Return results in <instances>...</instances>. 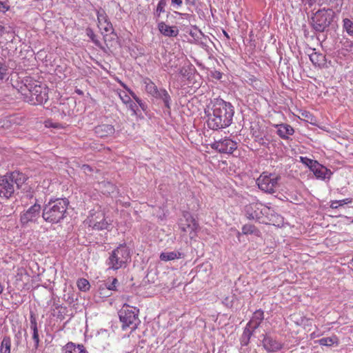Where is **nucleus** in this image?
Returning <instances> with one entry per match:
<instances>
[{
    "mask_svg": "<svg viewBox=\"0 0 353 353\" xmlns=\"http://www.w3.org/2000/svg\"><path fill=\"white\" fill-rule=\"evenodd\" d=\"M260 324V323L257 322L256 321H254V322L252 323V325L248 326L247 325L245 327H249L250 330L253 332L254 330L259 327Z\"/></svg>",
    "mask_w": 353,
    "mask_h": 353,
    "instance_id": "nucleus-50",
    "label": "nucleus"
},
{
    "mask_svg": "<svg viewBox=\"0 0 353 353\" xmlns=\"http://www.w3.org/2000/svg\"><path fill=\"white\" fill-rule=\"evenodd\" d=\"M272 176V174H270L268 176L261 175L257 179L258 186L261 190L270 194H273L276 192L275 190H273L270 185L271 176Z\"/></svg>",
    "mask_w": 353,
    "mask_h": 353,
    "instance_id": "nucleus-18",
    "label": "nucleus"
},
{
    "mask_svg": "<svg viewBox=\"0 0 353 353\" xmlns=\"http://www.w3.org/2000/svg\"><path fill=\"white\" fill-rule=\"evenodd\" d=\"M280 179H281L280 176H274L273 174V176H271L270 185H271V188L273 189V190H275L274 188L278 185V182Z\"/></svg>",
    "mask_w": 353,
    "mask_h": 353,
    "instance_id": "nucleus-42",
    "label": "nucleus"
},
{
    "mask_svg": "<svg viewBox=\"0 0 353 353\" xmlns=\"http://www.w3.org/2000/svg\"><path fill=\"white\" fill-rule=\"evenodd\" d=\"M41 209V205L38 203H34L30 207L21 215L20 221L21 224L26 225L29 222H36L40 216Z\"/></svg>",
    "mask_w": 353,
    "mask_h": 353,
    "instance_id": "nucleus-10",
    "label": "nucleus"
},
{
    "mask_svg": "<svg viewBox=\"0 0 353 353\" xmlns=\"http://www.w3.org/2000/svg\"><path fill=\"white\" fill-rule=\"evenodd\" d=\"M23 86H21V93L24 101L32 104H43L48 100L49 89L48 86L31 77L23 79Z\"/></svg>",
    "mask_w": 353,
    "mask_h": 353,
    "instance_id": "nucleus-2",
    "label": "nucleus"
},
{
    "mask_svg": "<svg viewBox=\"0 0 353 353\" xmlns=\"http://www.w3.org/2000/svg\"><path fill=\"white\" fill-rule=\"evenodd\" d=\"M311 171H312L317 179L322 180L326 178L329 179L332 174L330 170L320 164L319 162L316 165L313 166Z\"/></svg>",
    "mask_w": 353,
    "mask_h": 353,
    "instance_id": "nucleus-19",
    "label": "nucleus"
},
{
    "mask_svg": "<svg viewBox=\"0 0 353 353\" xmlns=\"http://www.w3.org/2000/svg\"><path fill=\"white\" fill-rule=\"evenodd\" d=\"M334 14L332 9H320L312 12L311 17L309 18V24L316 32L327 31L333 21Z\"/></svg>",
    "mask_w": 353,
    "mask_h": 353,
    "instance_id": "nucleus-5",
    "label": "nucleus"
},
{
    "mask_svg": "<svg viewBox=\"0 0 353 353\" xmlns=\"http://www.w3.org/2000/svg\"><path fill=\"white\" fill-rule=\"evenodd\" d=\"M130 259V254L129 248L125 243L121 244L112 252L108 259V264L110 268L116 270L127 263Z\"/></svg>",
    "mask_w": 353,
    "mask_h": 353,
    "instance_id": "nucleus-7",
    "label": "nucleus"
},
{
    "mask_svg": "<svg viewBox=\"0 0 353 353\" xmlns=\"http://www.w3.org/2000/svg\"><path fill=\"white\" fill-rule=\"evenodd\" d=\"M210 145L212 149L218 151L219 153L232 154L237 148V143L228 138L215 141Z\"/></svg>",
    "mask_w": 353,
    "mask_h": 353,
    "instance_id": "nucleus-9",
    "label": "nucleus"
},
{
    "mask_svg": "<svg viewBox=\"0 0 353 353\" xmlns=\"http://www.w3.org/2000/svg\"><path fill=\"white\" fill-rule=\"evenodd\" d=\"M249 81H250V84L252 85V87L258 90L261 91L263 90V88L261 86V81L255 78L254 77H252L249 79Z\"/></svg>",
    "mask_w": 353,
    "mask_h": 353,
    "instance_id": "nucleus-37",
    "label": "nucleus"
},
{
    "mask_svg": "<svg viewBox=\"0 0 353 353\" xmlns=\"http://www.w3.org/2000/svg\"><path fill=\"white\" fill-rule=\"evenodd\" d=\"M10 9V6L6 3L0 1V12L5 13Z\"/></svg>",
    "mask_w": 353,
    "mask_h": 353,
    "instance_id": "nucleus-47",
    "label": "nucleus"
},
{
    "mask_svg": "<svg viewBox=\"0 0 353 353\" xmlns=\"http://www.w3.org/2000/svg\"><path fill=\"white\" fill-rule=\"evenodd\" d=\"M265 208L261 203H252L245 207V215L249 219L259 220L264 214Z\"/></svg>",
    "mask_w": 353,
    "mask_h": 353,
    "instance_id": "nucleus-11",
    "label": "nucleus"
},
{
    "mask_svg": "<svg viewBox=\"0 0 353 353\" xmlns=\"http://www.w3.org/2000/svg\"><path fill=\"white\" fill-rule=\"evenodd\" d=\"M312 63L318 66L323 65L325 63V56L319 52H313L310 55Z\"/></svg>",
    "mask_w": 353,
    "mask_h": 353,
    "instance_id": "nucleus-23",
    "label": "nucleus"
},
{
    "mask_svg": "<svg viewBox=\"0 0 353 353\" xmlns=\"http://www.w3.org/2000/svg\"><path fill=\"white\" fill-rule=\"evenodd\" d=\"M352 199L351 198H347V199H345L337 201L338 204L340 206H342V205H343L345 204L350 203H352Z\"/></svg>",
    "mask_w": 353,
    "mask_h": 353,
    "instance_id": "nucleus-49",
    "label": "nucleus"
},
{
    "mask_svg": "<svg viewBox=\"0 0 353 353\" xmlns=\"http://www.w3.org/2000/svg\"><path fill=\"white\" fill-rule=\"evenodd\" d=\"M127 105H128V108H130V110L132 111L134 115H139V110L138 108V105L136 103L133 102L131 100L130 102H129Z\"/></svg>",
    "mask_w": 353,
    "mask_h": 353,
    "instance_id": "nucleus-38",
    "label": "nucleus"
},
{
    "mask_svg": "<svg viewBox=\"0 0 353 353\" xmlns=\"http://www.w3.org/2000/svg\"><path fill=\"white\" fill-rule=\"evenodd\" d=\"M205 112L208 117V128L213 130H219L232 124L234 109L230 102L222 99H214L212 102V107Z\"/></svg>",
    "mask_w": 353,
    "mask_h": 353,
    "instance_id": "nucleus-1",
    "label": "nucleus"
},
{
    "mask_svg": "<svg viewBox=\"0 0 353 353\" xmlns=\"http://www.w3.org/2000/svg\"><path fill=\"white\" fill-rule=\"evenodd\" d=\"M319 343L321 345L324 346H332L334 343H338V339L336 336H330V337H323L320 339L318 341Z\"/></svg>",
    "mask_w": 353,
    "mask_h": 353,
    "instance_id": "nucleus-27",
    "label": "nucleus"
},
{
    "mask_svg": "<svg viewBox=\"0 0 353 353\" xmlns=\"http://www.w3.org/2000/svg\"><path fill=\"white\" fill-rule=\"evenodd\" d=\"M134 100L137 103L138 107L139 106L143 111L145 112L148 108V106L145 104V103L143 102L142 100L139 97H137Z\"/></svg>",
    "mask_w": 353,
    "mask_h": 353,
    "instance_id": "nucleus-46",
    "label": "nucleus"
},
{
    "mask_svg": "<svg viewBox=\"0 0 353 353\" xmlns=\"http://www.w3.org/2000/svg\"><path fill=\"white\" fill-rule=\"evenodd\" d=\"M139 310L135 307H131L130 305L125 304L119 312V316L121 322V327L123 330L129 327L132 331L137 328L140 323L139 319Z\"/></svg>",
    "mask_w": 353,
    "mask_h": 353,
    "instance_id": "nucleus-6",
    "label": "nucleus"
},
{
    "mask_svg": "<svg viewBox=\"0 0 353 353\" xmlns=\"http://www.w3.org/2000/svg\"><path fill=\"white\" fill-rule=\"evenodd\" d=\"M340 205H339L337 201H332L331 202L330 208L332 209H337Z\"/></svg>",
    "mask_w": 353,
    "mask_h": 353,
    "instance_id": "nucleus-53",
    "label": "nucleus"
},
{
    "mask_svg": "<svg viewBox=\"0 0 353 353\" xmlns=\"http://www.w3.org/2000/svg\"><path fill=\"white\" fill-rule=\"evenodd\" d=\"M176 14H181L179 12H175Z\"/></svg>",
    "mask_w": 353,
    "mask_h": 353,
    "instance_id": "nucleus-61",
    "label": "nucleus"
},
{
    "mask_svg": "<svg viewBox=\"0 0 353 353\" xmlns=\"http://www.w3.org/2000/svg\"><path fill=\"white\" fill-rule=\"evenodd\" d=\"M69 201L68 199H50L42 209L43 220L51 224L61 222L68 214Z\"/></svg>",
    "mask_w": 353,
    "mask_h": 353,
    "instance_id": "nucleus-3",
    "label": "nucleus"
},
{
    "mask_svg": "<svg viewBox=\"0 0 353 353\" xmlns=\"http://www.w3.org/2000/svg\"><path fill=\"white\" fill-rule=\"evenodd\" d=\"M30 320V328L32 329V330L37 331L38 328H37V319L34 314H31Z\"/></svg>",
    "mask_w": 353,
    "mask_h": 353,
    "instance_id": "nucleus-41",
    "label": "nucleus"
},
{
    "mask_svg": "<svg viewBox=\"0 0 353 353\" xmlns=\"http://www.w3.org/2000/svg\"><path fill=\"white\" fill-rule=\"evenodd\" d=\"M28 177L19 171H13L0 176V198L9 199L16 190L21 188Z\"/></svg>",
    "mask_w": 353,
    "mask_h": 353,
    "instance_id": "nucleus-4",
    "label": "nucleus"
},
{
    "mask_svg": "<svg viewBox=\"0 0 353 353\" xmlns=\"http://www.w3.org/2000/svg\"><path fill=\"white\" fill-rule=\"evenodd\" d=\"M250 132L254 141L258 142L259 145L264 146L268 145V142L265 141V135L264 134L263 130H261L258 123L252 124Z\"/></svg>",
    "mask_w": 353,
    "mask_h": 353,
    "instance_id": "nucleus-15",
    "label": "nucleus"
},
{
    "mask_svg": "<svg viewBox=\"0 0 353 353\" xmlns=\"http://www.w3.org/2000/svg\"><path fill=\"white\" fill-rule=\"evenodd\" d=\"M144 83L145 84V91L151 97H153L159 90V88H158L157 86L150 79H145Z\"/></svg>",
    "mask_w": 353,
    "mask_h": 353,
    "instance_id": "nucleus-25",
    "label": "nucleus"
},
{
    "mask_svg": "<svg viewBox=\"0 0 353 353\" xmlns=\"http://www.w3.org/2000/svg\"><path fill=\"white\" fill-rule=\"evenodd\" d=\"M4 286L0 283V294L3 292Z\"/></svg>",
    "mask_w": 353,
    "mask_h": 353,
    "instance_id": "nucleus-57",
    "label": "nucleus"
},
{
    "mask_svg": "<svg viewBox=\"0 0 353 353\" xmlns=\"http://www.w3.org/2000/svg\"><path fill=\"white\" fill-rule=\"evenodd\" d=\"M242 233L243 234H254L256 236L261 235L259 230L254 225L245 224L242 227Z\"/></svg>",
    "mask_w": 353,
    "mask_h": 353,
    "instance_id": "nucleus-24",
    "label": "nucleus"
},
{
    "mask_svg": "<svg viewBox=\"0 0 353 353\" xmlns=\"http://www.w3.org/2000/svg\"><path fill=\"white\" fill-rule=\"evenodd\" d=\"M128 91H129L130 94L132 96V97L134 99H137V98L138 97L136 95V94H135L133 91H132V90H129Z\"/></svg>",
    "mask_w": 353,
    "mask_h": 353,
    "instance_id": "nucleus-55",
    "label": "nucleus"
},
{
    "mask_svg": "<svg viewBox=\"0 0 353 353\" xmlns=\"http://www.w3.org/2000/svg\"><path fill=\"white\" fill-rule=\"evenodd\" d=\"M278 128L277 134L283 139H288V135H292L294 130L293 128L288 124H279L276 125Z\"/></svg>",
    "mask_w": 353,
    "mask_h": 353,
    "instance_id": "nucleus-20",
    "label": "nucleus"
},
{
    "mask_svg": "<svg viewBox=\"0 0 353 353\" xmlns=\"http://www.w3.org/2000/svg\"><path fill=\"white\" fill-rule=\"evenodd\" d=\"M55 308L59 309V307H61V306L59 304H54Z\"/></svg>",
    "mask_w": 353,
    "mask_h": 353,
    "instance_id": "nucleus-58",
    "label": "nucleus"
},
{
    "mask_svg": "<svg viewBox=\"0 0 353 353\" xmlns=\"http://www.w3.org/2000/svg\"><path fill=\"white\" fill-rule=\"evenodd\" d=\"M171 3H172V5L176 6L177 7H180L182 5L183 1H182V0H171Z\"/></svg>",
    "mask_w": 353,
    "mask_h": 353,
    "instance_id": "nucleus-52",
    "label": "nucleus"
},
{
    "mask_svg": "<svg viewBox=\"0 0 353 353\" xmlns=\"http://www.w3.org/2000/svg\"><path fill=\"white\" fill-rule=\"evenodd\" d=\"M152 97L157 101L162 102L163 103L165 108L164 112L170 116L172 98L168 92L165 88H159L158 92H157Z\"/></svg>",
    "mask_w": 353,
    "mask_h": 353,
    "instance_id": "nucleus-13",
    "label": "nucleus"
},
{
    "mask_svg": "<svg viewBox=\"0 0 353 353\" xmlns=\"http://www.w3.org/2000/svg\"><path fill=\"white\" fill-rule=\"evenodd\" d=\"M263 311L261 310H256L254 314L251 319V320L248 323V326L252 325V323L256 321L257 322L261 323L262 321L264 319L263 316Z\"/></svg>",
    "mask_w": 353,
    "mask_h": 353,
    "instance_id": "nucleus-29",
    "label": "nucleus"
},
{
    "mask_svg": "<svg viewBox=\"0 0 353 353\" xmlns=\"http://www.w3.org/2000/svg\"><path fill=\"white\" fill-rule=\"evenodd\" d=\"M211 77L216 80H220L222 78V73L217 70L212 71Z\"/></svg>",
    "mask_w": 353,
    "mask_h": 353,
    "instance_id": "nucleus-48",
    "label": "nucleus"
},
{
    "mask_svg": "<svg viewBox=\"0 0 353 353\" xmlns=\"http://www.w3.org/2000/svg\"><path fill=\"white\" fill-rule=\"evenodd\" d=\"M104 23H105V26L103 28L105 32L112 30L111 34H113L117 37V34L113 29L112 24L111 23V22L109 20H108L107 22H104Z\"/></svg>",
    "mask_w": 353,
    "mask_h": 353,
    "instance_id": "nucleus-43",
    "label": "nucleus"
},
{
    "mask_svg": "<svg viewBox=\"0 0 353 353\" xmlns=\"http://www.w3.org/2000/svg\"><path fill=\"white\" fill-rule=\"evenodd\" d=\"M119 97L123 101V103L126 105L131 101L130 97L125 92H123V93L119 94Z\"/></svg>",
    "mask_w": 353,
    "mask_h": 353,
    "instance_id": "nucleus-44",
    "label": "nucleus"
},
{
    "mask_svg": "<svg viewBox=\"0 0 353 353\" xmlns=\"http://www.w3.org/2000/svg\"><path fill=\"white\" fill-rule=\"evenodd\" d=\"M10 347H11V340L9 336L3 337L0 352L1 353H10Z\"/></svg>",
    "mask_w": 353,
    "mask_h": 353,
    "instance_id": "nucleus-28",
    "label": "nucleus"
},
{
    "mask_svg": "<svg viewBox=\"0 0 353 353\" xmlns=\"http://www.w3.org/2000/svg\"><path fill=\"white\" fill-rule=\"evenodd\" d=\"M33 332V334H32V339L34 341V347L35 349L37 350L39 347V333H38V330L37 331H32Z\"/></svg>",
    "mask_w": 353,
    "mask_h": 353,
    "instance_id": "nucleus-45",
    "label": "nucleus"
},
{
    "mask_svg": "<svg viewBox=\"0 0 353 353\" xmlns=\"http://www.w3.org/2000/svg\"><path fill=\"white\" fill-rule=\"evenodd\" d=\"M162 12H159L156 9L154 12V14L156 17L159 18Z\"/></svg>",
    "mask_w": 353,
    "mask_h": 353,
    "instance_id": "nucleus-56",
    "label": "nucleus"
},
{
    "mask_svg": "<svg viewBox=\"0 0 353 353\" xmlns=\"http://www.w3.org/2000/svg\"><path fill=\"white\" fill-rule=\"evenodd\" d=\"M264 349L268 352H276L282 348V345L271 336L263 335L262 341Z\"/></svg>",
    "mask_w": 353,
    "mask_h": 353,
    "instance_id": "nucleus-14",
    "label": "nucleus"
},
{
    "mask_svg": "<svg viewBox=\"0 0 353 353\" xmlns=\"http://www.w3.org/2000/svg\"><path fill=\"white\" fill-rule=\"evenodd\" d=\"M76 92L79 94H81L83 93V92L80 90H77Z\"/></svg>",
    "mask_w": 353,
    "mask_h": 353,
    "instance_id": "nucleus-59",
    "label": "nucleus"
},
{
    "mask_svg": "<svg viewBox=\"0 0 353 353\" xmlns=\"http://www.w3.org/2000/svg\"><path fill=\"white\" fill-rule=\"evenodd\" d=\"M108 226L109 223L105 221V219H103L100 221L95 222L93 224L92 228L94 230H102L104 229H108Z\"/></svg>",
    "mask_w": 353,
    "mask_h": 353,
    "instance_id": "nucleus-36",
    "label": "nucleus"
},
{
    "mask_svg": "<svg viewBox=\"0 0 353 353\" xmlns=\"http://www.w3.org/2000/svg\"><path fill=\"white\" fill-rule=\"evenodd\" d=\"M97 19H98L99 23L101 25L102 24V21L107 22V21L108 20V17L105 14L104 10L97 12Z\"/></svg>",
    "mask_w": 353,
    "mask_h": 353,
    "instance_id": "nucleus-39",
    "label": "nucleus"
},
{
    "mask_svg": "<svg viewBox=\"0 0 353 353\" xmlns=\"http://www.w3.org/2000/svg\"><path fill=\"white\" fill-rule=\"evenodd\" d=\"M158 29L161 34L168 37H175L179 32L176 26H170L163 21L158 23Z\"/></svg>",
    "mask_w": 353,
    "mask_h": 353,
    "instance_id": "nucleus-16",
    "label": "nucleus"
},
{
    "mask_svg": "<svg viewBox=\"0 0 353 353\" xmlns=\"http://www.w3.org/2000/svg\"><path fill=\"white\" fill-rule=\"evenodd\" d=\"M3 58L0 57V79H3L8 74V66L5 64Z\"/></svg>",
    "mask_w": 353,
    "mask_h": 353,
    "instance_id": "nucleus-35",
    "label": "nucleus"
},
{
    "mask_svg": "<svg viewBox=\"0 0 353 353\" xmlns=\"http://www.w3.org/2000/svg\"><path fill=\"white\" fill-rule=\"evenodd\" d=\"M77 286H78V288L81 291H83V292H86L90 288V285L89 281L87 279H83V278L82 279H79L77 281Z\"/></svg>",
    "mask_w": 353,
    "mask_h": 353,
    "instance_id": "nucleus-33",
    "label": "nucleus"
},
{
    "mask_svg": "<svg viewBox=\"0 0 353 353\" xmlns=\"http://www.w3.org/2000/svg\"><path fill=\"white\" fill-rule=\"evenodd\" d=\"M167 5V2H166V0H160L157 4V10L159 12H165V8Z\"/></svg>",
    "mask_w": 353,
    "mask_h": 353,
    "instance_id": "nucleus-40",
    "label": "nucleus"
},
{
    "mask_svg": "<svg viewBox=\"0 0 353 353\" xmlns=\"http://www.w3.org/2000/svg\"><path fill=\"white\" fill-rule=\"evenodd\" d=\"M82 169L83 170V172L86 174L89 172H92V168L89 165L86 164L82 165Z\"/></svg>",
    "mask_w": 353,
    "mask_h": 353,
    "instance_id": "nucleus-51",
    "label": "nucleus"
},
{
    "mask_svg": "<svg viewBox=\"0 0 353 353\" xmlns=\"http://www.w3.org/2000/svg\"><path fill=\"white\" fill-rule=\"evenodd\" d=\"M252 335V331L249 327H245L241 337V344L242 346H246L249 344Z\"/></svg>",
    "mask_w": 353,
    "mask_h": 353,
    "instance_id": "nucleus-26",
    "label": "nucleus"
},
{
    "mask_svg": "<svg viewBox=\"0 0 353 353\" xmlns=\"http://www.w3.org/2000/svg\"><path fill=\"white\" fill-rule=\"evenodd\" d=\"M170 14V12H168V14H167V17H168Z\"/></svg>",
    "mask_w": 353,
    "mask_h": 353,
    "instance_id": "nucleus-60",
    "label": "nucleus"
},
{
    "mask_svg": "<svg viewBox=\"0 0 353 353\" xmlns=\"http://www.w3.org/2000/svg\"><path fill=\"white\" fill-rule=\"evenodd\" d=\"M118 283V280L114 278L113 279L111 283H106L104 282L102 284L99 285V289L101 290H103L104 289H107L108 290H117L116 285Z\"/></svg>",
    "mask_w": 353,
    "mask_h": 353,
    "instance_id": "nucleus-30",
    "label": "nucleus"
},
{
    "mask_svg": "<svg viewBox=\"0 0 353 353\" xmlns=\"http://www.w3.org/2000/svg\"><path fill=\"white\" fill-rule=\"evenodd\" d=\"M183 217L179 223L180 229L188 233L190 239L194 238L199 229V223L189 212H184Z\"/></svg>",
    "mask_w": 353,
    "mask_h": 353,
    "instance_id": "nucleus-8",
    "label": "nucleus"
},
{
    "mask_svg": "<svg viewBox=\"0 0 353 353\" xmlns=\"http://www.w3.org/2000/svg\"><path fill=\"white\" fill-rule=\"evenodd\" d=\"M343 27L347 33L353 36V21L350 19L345 18L343 20Z\"/></svg>",
    "mask_w": 353,
    "mask_h": 353,
    "instance_id": "nucleus-31",
    "label": "nucleus"
},
{
    "mask_svg": "<svg viewBox=\"0 0 353 353\" xmlns=\"http://www.w3.org/2000/svg\"><path fill=\"white\" fill-rule=\"evenodd\" d=\"M64 353H88L83 345H75L72 342L68 343L62 349Z\"/></svg>",
    "mask_w": 353,
    "mask_h": 353,
    "instance_id": "nucleus-21",
    "label": "nucleus"
},
{
    "mask_svg": "<svg viewBox=\"0 0 353 353\" xmlns=\"http://www.w3.org/2000/svg\"><path fill=\"white\" fill-rule=\"evenodd\" d=\"M179 74L188 81L189 84H192L194 88L199 86V83H196V77H199V76L196 74V69L192 64L188 63L187 65L183 66L179 70Z\"/></svg>",
    "mask_w": 353,
    "mask_h": 353,
    "instance_id": "nucleus-12",
    "label": "nucleus"
},
{
    "mask_svg": "<svg viewBox=\"0 0 353 353\" xmlns=\"http://www.w3.org/2000/svg\"><path fill=\"white\" fill-rule=\"evenodd\" d=\"M94 130L97 136L101 138L111 136L115 132L114 126L110 124L99 125L94 128Z\"/></svg>",
    "mask_w": 353,
    "mask_h": 353,
    "instance_id": "nucleus-17",
    "label": "nucleus"
},
{
    "mask_svg": "<svg viewBox=\"0 0 353 353\" xmlns=\"http://www.w3.org/2000/svg\"><path fill=\"white\" fill-rule=\"evenodd\" d=\"M300 161L307 166L310 170L312 169L313 166L316 165L318 163L317 161L312 160L306 157H300Z\"/></svg>",
    "mask_w": 353,
    "mask_h": 353,
    "instance_id": "nucleus-34",
    "label": "nucleus"
},
{
    "mask_svg": "<svg viewBox=\"0 0 353 353\" xmlns=\"http://www.w3.org/2000/svg\"><path fill=\"white\" fill-rule=\"evenodd\" d=\"M85 32H86V34L88 35V37H90V39L95 44V46H97L102 49L103 48L101 46V43L98 39H97L96 35H95L94 31L92 30V29L90 28H87L85 30Z\"/></svg>",
    "mask_w": 353,
    "mask_h": 353,
    "instance_id": "nucleus-32",
    "label": "nucleus"
},
{
    "mask_svg": "<svg viewBox=\"0 0 353 353\" xmlns=\"http://www.w3.org/2000/svg\"><path fill=\"white\" fill-rule=\"evenodd\" d=\"M185 254L179 251L161 252L159 259L163 261H169L174 259H182Z\"/></svg>",
    "mask_w": 353,
    "mask_h": 353,
    "instance_id": "nucleus-22",
    "label": "nucleus"
},
{
    "mask_svg": "<svg viewBox=\"0 0 353 353\" xmlns=\"http://www.w3.org/2000/svg\"><path fill=\"white\" fill-rule=\"evenodd\" d=\"M5 31V27L3 26L2 23L0 22V36H2Z\"/></svg>",
    "mask_w": 353,
    "mask_h": 353,
    "instance_id": "nucleus-54",
    "label": "nucleus"
}]
</instances>
